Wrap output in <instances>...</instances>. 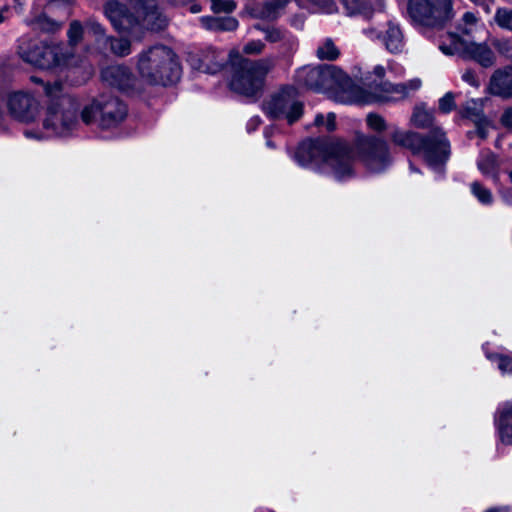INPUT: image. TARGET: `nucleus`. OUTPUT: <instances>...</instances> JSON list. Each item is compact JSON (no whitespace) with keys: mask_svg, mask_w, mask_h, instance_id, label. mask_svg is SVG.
Segmentation results:
<instances>
[{"mask_svg":"<svg viewBox=\"0 0 512 512\" xmlns=\"http://www.w3.org/2000/svg\"><path fill=\"white\" fill-rule=\"evenodd\" d=\"M231 66L230 88L243 95H254L262 87L266 74L274 66L272 58L252 61L244 58L240 52L233 49L229 53Z\"/></svg>","mask_w":512,"mask_h":512,"instance_id":"423d86ee","label":"nucleus"},{"mask_svg":"<svg viewBox=\"0 0 512 512\" xmlns=\"http://www.w3.org/2000/svg\"><path fill=\"white\" fill-rule=\"evenodd\" d=\"M101 77L107 85L129 95H136L144 90L140 77L137 78L125 65H110L102 70Z\"/></svg>","mask_w":512,"mask_h":512,"instance_id":"9b49d317","label":"nucleus"},{"mask_svg":"<svg viewBox=\"0 0 512 512\" xmlns=\"http://www.w3.org/2000/svg\"><path fill=\"white\" fill-rule=\"evenodd\" d=\"M356 154L372 172H382L391 163L387 142L364 135L357 137L355 149L340 139H309L298 146L294 158L302 167L347 181L355 176Z\"/></svg>","mask_w":512,"mask_h":512,"instance_id":"f03ea898","label":"nucleus"},{"mask_svg":"<svg viewBox=\"0 0 512 512\" xmlns=\"http://www.w3.org/2000/svg\"><path fill=\"white\" fill-rule=\"evenodd\" d=\"M83 35H85V28L78 21H73L68 30L70 44H77Z\"/></svg>","mask_w":512,"mask_h":512,"instance_id":"c9c22d12","label":"nucleus"},{"mask_svg":"<svg viewBox=\"0 0 512 512\" xmlns=\"http://www.w3.org/2000/svg\"><path fill=\"white\" fill-rule=\"evenodd\" d=\"M260 122H261V120L259 117H257V116L252 117L247 123L248 132H252V131L256 130L258 128Z\"/></svg>","mask_w":512,"mask_h":512,"instance_id":"49530a36","label":"nucleus"},{"mask_svg":"<svg viewBox=\"0 0 512 512\" xmlns=\"http://www.w3.org/2000/svg\"><path fill=\"white\" fill-rule=\"evenodd\" d=\"M494 425L500 441L512 445V399L498 405Z\"/></svg>","mask_w":512,"mask_h":512,"instance_id":"dca6fc26","label":"nucleus"},{"mask_svg":"<svg viewBox=\"0 0 512 512\" xmlns=\"http://www.w3.org/2000/svg\"><path fill=\"white\" fill-rule=\"evenodd\" d=\"M235 7L233 0H212V9L215 12H232Z\"/></svg>","mask_w":512,"mask_h":512,"instance_id":"ea45409f","label":"nucleus"},{"mask_svg":"<svg viewBox=\"0 0 512 512\" xmlns=\"http://www.w3.org/2000/svg\"><path fill=\"white\" fill-rule=\"evenodd\" d=\"M486 512H508L506 509L504 508H501V509H490V510H487Z\"/></svg>","mask_w":512,"mask_h":512,"instance_id":"5fc2aeb1","label":"nucleus"},{"mask_svg":"<svg viewBox=\"0 0 512 512\" xmlns=\"http://www.w3.org/2000/svg\"><path fill=\"white\" fill-rule=\"evenodd\" d=\"M477 167L483 175L493 179L497 178L498 162L492 152L482 151L477 160Z\"/></svg>","mask_w":512,"mask_h":512,"instance_id":"4be33fe9","label":"nucleus"},{"mask_svg":"<svg viewBox=\"0 0 512 512\" xmlns=\"http://www.w3.org/2000/svg\"><path fill=\"white\" fill-rule=\"evenodd\" d=\"M462 79L471 86H479L478 78L476 74L471 70L465 71L462 75Z\"/></svg>","mask_w":512,"mask_h":512,"instance_id":"37998d69","label":"nucleus"},{"mask_svg":"<svg viewBox=\"0 0 512 512\" xmlns=\"http://www.w3.org/2000/svg\"><path fill=\"white\" fill-rule=\"evenodd\" d=\"M254 28L263 32L265 35V39L270 43H279L282 41L287 30L277 28V27H264L260 24L254 25Z\"/></svg>","mask_w":512,"mask_h":512,"instance_id":"c85d7f7f","label":"nucleus"},{"mask_svg":"<svg viewBox=\"0 0 512 512\" xmlns=\"http://www.w3.org/2000/svg\"><path fill=\"white\" fill-rule=\"evenodd\" d=\"M31 81H32V82H34V83H36V84H43V85H44V87H45L46 85H51L50 83H46V84H44L43 80H42V79H40V78H39V77H37V76H32V77H31Z\"/></svg>","mask_w":512,"mask_h":512,"instance_id":"09e8293b","label":"nucleus"},{"mask_svg":"<svg viewBox=\"0 0 512 512\" xmlns=\"http://www.w3.org/2000/svg\"><path fill=\"white\" fill-rule=\"evenodd\" d=\"M335 119L334 113H328L326 117L318 114L315 117L314 124L318 127H324L327 131H333L336 127Z\"/></svg>","mask_w":512,"mask_h":512,"instance_id":"f704fd0d","label":"nucleus"},{"mask_svg":"<svg viewBox=\"0 0 512 512\" xmlns=\"http://www.w3.org/2000/svg\"><path fill=\"white\" fill-rule=\"evenodd\" d=\"M137 16L134 15V33L131 34L137 40H141L145 30L158 31L166 26V18L158 11L153 4H148L137 9Z\"/></svg>","mask_w":512,"mask_h":512,"instance_id":"4468645a","label":"nucleus"},{"mask_svg":"<svg viewBox=\"0 0 512 512\" xmlns=\"http://www.w3.org/2000/svg\"><path fill=\"white\" fill-rule=\"evenodd\" d=\"M136 70L142 84L168 86L181 77V66L173 50L165 45H153L136 57Z\"/></svg>","mask_w":512,"mask_h":512,"instance_id":"20e7f679","label":"nucleus"},{"mask_svg":"<svg viewBox=\"0 0 512 512\" xmlns=\"http://www.w3.org/2000/svg\"><path fill=\"white\" fill-rule=\"evenodd\" d=\"M455 107L454 95L451 92L446 93L439 99V110L443 113L451 112Z\"/></svg>","mask_w":512,"mask_h":512,"instance_id":"a19ab883","label":"nucleus"},{"mask_svg":"<svg viewBox=\"0 0 512 512\" xmlns=\"http://www.w3.org/2000/svg\"><path fill=\"white\" fill-rule=\"evenodd\" d=\"M509 178H510L511 183H512V171L509 173Z\"/></svg>","mask_w":512,"mask_h":512,"instance_id":"bf43d9fd","label":"nucleus"},{"mask_svg":"<svg viewBox=\"0 0 512 512\" xmlns=\"http://www.w3.org/2000/svg\"><path fill=\"white\" fill-rule=\"evenodd\" d=\"M411 121L418 128H427L433 123V114L422 107H417L413 112Z\"/></svg>","mask_w":512,"mask_h":512,"instance_id":"a878e982","label":"nucleus"},{"mask_svg":"<svg viewBox=\"0 0 512 512\" xmlns=\"http://www.w3.org/2000/svg\"><path fill=\"white\" fill-rule=\"evenodd\" d=\"M34 29H39L45 32H53L60 27V23L41 15L32 22Z\"/></svg>","mask_w":512,"mask_h":512,"instance_id":"c756f323","label":"nucleus"},{"mask_svg":"<svg viewBox=\"0 0 512 512\" xmlns=\"http://www.w3.org/2000/svg\"><path fill=\"white\" fill-rule=\"evenodd\" d=\"M495 21L500 27L512 31V10L498 9L495 14Z\"/></svg>","mask_w":512,"mask_h":512,"instance_id":"72a5a7b5","label":"nucleus"},{"mask_svg":"<svg viewBox=\"0 0 512 512\" xmlns=\"http://www.w3.org/2000/svg\"><path fill=\"white\" fill-rule=\"evenodd\" d=\"M486 357L495 363L502 374L512 373V353H491L485 352Z\"/></svg>","mask_w":512,"mask_h":512,"instance_id":"5701e85b","label":"nucleus"},{"mask_svg":"<svg viewBox=\"0 0 512 512\" xmlns=\"http://www.w3.org/2000/svg\"><path fill=\"white\" fill-rule=\"evenodd\" d=\"M391 53H399L404 48V36L399 25L388 22L381 41Z\"/></svg>","mask_w":512,"mask_h":512,"instance_id":"6ab92c4d","label":"nucleus"},{"mask_svg":"<svg viewBox=\"0 0 512 512\" xmlns=\"http://www.w3.org/2000/svg\"><path fill=\"white\" fill-rule=\"evenodd\" d=\"M439 49L445 55H467L483 67H490L495 62V55L486 44L475 43L458 33H447L442 36L439 41Z\"/></svg>","mask_w":512,"mask_h":512,"instance_id":"1a4fd4ad","label":"nucleus"},{"mask_svg":"<svg viewBox=\"0 0 512 512\" xmlns=\"http://www.w3.org/2000/svg\"><path fill=\"white\" fill-rule=\"evenodd\" d=\"M317 57L322 60H335L338 58L340 52L334 42L327 38L317 48Z\"/></svg>","mask_w":512,"mask_h":512,"instance_id":"393cba45","label":"nucleus"},{"mask_svg":"<svg viewBox=\"0 0 512 512\" xmlns=\"http://www.w3.org/2000/svg\"><path fill=\"white\" fill-rule=\"evenodd\" d=\"M265 44L261 40H251L243 46V52L248 55H258L264 51Z\"/></svg>","mask_w":512,"mask_h":512,"instance_id":"58836bf2","label":"nucleus"},{"mask_svg":"<svg viewBox=\"0 0 512 512\" xmlns=\"http://www.w3.org/2000/svg\"><path fill=\"white\" fill-rule=\"evenodd\" d=\"M478 132H479V135H480L482 138H485V137H486V130H485V128H484V127H479Z\"/></svg>","mask_w":512,"mask_h":512,"instance_id":"603ef678","label":"nucleus"},{"mask_svg":"<svg viewBox=\"0 0 512 512\" xmlns=\"http://www.w3.org/2000/svg\"><path fill=\"white\" fill-rule=\"evenodd\" d=\"M280 43V51L284 56L294 53L298 48L297 38L290 32H286Z\"/></svg>","mask_w":512,"mask_h":512,"instance_id":"7c9ffc66","label":"nucleus"},{"mask_svg":"<svg viewBox=\"0 0 512 512\" xmlns=\"http://www.w3.org/2000/svg\"><path fill=\"white\" fill-rule=\"evenodd\" d=\"M55 6H56V3H55V2H51V3H49V5H48V7H47V10H48L49 12H53V10H54Z\"/></svg>","mask_w":512,"mask_h":512,"instance_id":"864d4df0","label":"nucleus"},{"mask_svg":"<svg viewBox=\"0 0 512 512\" xmlns=\"http://www.w3.org/2000/svg\"><path fill=\"white\" fill-rule=\"evenodd\" d=\"M295 81L300 87L328 93L340 103L367 104L370 100L365 89L333 65L304 66L297 70Z\"/></svg>","mask_w":512,"mask_h":512,"instance_id":"7ed1b4c3","label":"nucleus"},{"mask_svg":"<svg viewBox=\"0 0 512 512\" xmlns=\"http://www.w3.org/2000/svg\"><path fill=\"white\" fill-rule=\"evenodd\" d=\"M190 11L194 14L196 13H199L201 11V7L197 4H193L191 7H190Z\"/></svg>","mask_w":512,"mask_h":512,"instance_id":"8fccbe9b","label":"nucleus"},{"mask_svg":"<svg viewBox=\"0 0 512 512\" xmlns=\"http://www.w3.org/2000/svg\"><path fill=\"white\" fill-rule=\"evenodd\" d=\"M265 137L267 138L266 145L270 148H274L273 143L269 140V131L268 130L265 131Z\"/></svg>","mask_w":512,"mask_h":512,"instance_id":"3c124183","label":"nucleus"},{"mask_svg":"<svg viewBox=\"0 0 512 512\" xmlns=\"http://www.w3.org/2000/svg\"><path fill=\"white\" fill-rule=\"evenodd\" d=\"M7 108L10 115L24 123L32 122L39 112V102L30 92L14 91L7 96Z\"/></svg>","mask_w":512,"mask_h":512,"instance_id":"f8f14e48","label":"nucleus"},{"mask_svg":"<svg viewBox=\"0 0 512 512\" xmlns=\"http://www.w3.org/2000/svg\"><path fill=\"white\" fill-rule=\"evenodd\" d=\"M190 62L194 69L209 74H215L222 69L225 56L222 52L214 48H207L202 51L200 55L191 57Z\"/></svg>","mask_w":512,"mask_h":512,"instance_id":"f3484780","label":"nucleus"},{"mask_svg":"<svg viewBox=\"0 0 512 512\" xmlns=\"http://www.w3.org/2000/svg\"><path fill=\"white\" fill-rule=\"evenodd\" d=\"M501 121L503 123V125H505L506 127H511L512 128V107L507 109L502 117H501Z\"/></svg>","mask_w":512,"mask_h":512,"instance_id":"a18cd8bd","label":"nucleus"},{"mask_svg":"<svg viewBox=\"0 0 512 512\" xmlns=\"http://www.w3.org/2000/svg\"><path fill=\"white\" fill-rule=\"evenodd\" d=\"M475 4H480L482 0H471Z\"/></svg>","mask_w":512,"mask_h":512,"instance_id":"6e6d98bb","label":"nucleus"},{"mask_svg":"<svg viewBox=\"0 0 512 512\" xmlns=\"http://www.w3.org/2000/svg\"><path fill=\"white\" fill-rule=\"evenodd\" d=\"M373 74L378 78L382 79L385 75V68L381 65H377L373 69Z\"/></svg>","mask_w":512,"mask_h":512,"instance_id":"de8ad7c7","label":"nucleus"},{"mask_svg":"<svg viewBox=\"0 0 512 512\" xmlns=\"http://www.w3.org/2000/svg\"><path fill=\"white\" fill-rule=\"evenodd\" d=\"M477 18L471 12H466L462 18V24L458 27V31L461 32L463 36L470 35L476 28Z\"/></svg>","mask_w":512,"mask_h":512,"instance_id":"2f4dec72","label":"nucleus"},{"mask_svg":"<svg viewBox=\"0 0 512 512\" xmlns=\"http://www.w3.org/2000/svg\"><path fill=\"white\" fill-rule=\"evenodd\" d=\"M215 31H233L238 26V21L233 17H217Z\"/></svg>","mask_w":512,"mask_h":512,"instance_id":"4c0bfd02","label":"nucleus"},{"mask_svg":"<svg viewBox=\"0 0 512 512\" xmlns=\"http://www.w3.org/2000/svg\"><path fill=\"white\" fill-rule=\"evenodd\" d=\"M391 140L395 145L409 149L413 154H421L432 170L439 174L443 173L444 165L450 156V143L441 129L431 130L424 138L416 132L395 128L391 133Z\"/></svg>","mask_w":512,"mask_h":512,"instance_id":"39448f33","label":"nucleus"},{"mask_svg":"<svg viewBox=\"0 0 512 512\" xmlns=\"http://www.w3.org/2000/svg\"><path fill=\"white\" fill-rule=\"evenodd\" d=\"M312 4L314 12L332 14L337 11V6L333 0H308Z\"/></svg>","mask_w":512,"mask_h":512,"instance_id":"473e14b6","label":"nucleus"},{"mask_svg":"<svg viewBox=\"0 0 512 512\" xmlns=\"http://www.w3.org/2000/svg\"><path fill=\"white\" fill-rule=\"evenodd\" d=\"M471 193L477 198L482 205H491L493 202V195L491 191L484 187L481 183L475 181L470 185Z\"/></svg>","mask_w":512,"mask_h":512,"instance_id":"bb28decb","label":"nucleus"},{"mask_svg":"<svg viewBox=\"0 0 512 512\" xmlns=\"http://www.w3.org/2000/svg\"><path fill=\"white\" fill-rule=\"evenodd\" d=\"M110 45L111 51L118 56H126L131 53V44L127 39H116L109 37L106 39V45Z\"/></svg>","mask_w":512,"mask_h":512,"instance_id":"cd10ccee","label":"nucleus"},{"mask_svg":"<svg viewBox=\"0 0 512 512\" xmlns=\"http://www.w3.org/2000/svg\"><path fill=\"white\" fill-rule=\"evenodd\" d=\"M303 108V103L298 99L296 89L293 87L281 89L263 103V110L267 116L284 119L290 125L302 117Z\"/></svg>","mask_w":512,"mask_h":512,"instance_id":"9d476101","label":"nucleus"},{"mask_svg":"<svg viewBox=\"0 0 512 512\" xmlns=\"http://www.w3.org/2000/svg\"><path fill=\"white\" fill-rule=\"evenodd\" d=\"M408 14L417 25L441 28L454 16L453 1L409 0Z\"/></svg>","mask_w":512,"mask_h":512,"instance_id":"6e6552de","label":"nucleus"},{"mask_svg":"<svg viewBox=\"0 0 512 512\" xmlns=\"http://www.w3.org/2000/svg\"><path fill=\"white\" fill-rule=\"evenodd\" d=\"M410 169H411L412 171L417 172V170L413 167V165H410Z\"/></svg>","mask_w":512,"mask_h":512,"instance_id":"13d9d810","label":"nucleus"},{"mask_svg":"<svg viewBox=\"0 0 512 512\" xmlns=\"http://www.w3.org/2000/svg\"><path fill=\"white\" fill-rule=\"evenodd\" d=\"M199 21L201 25L208 30H214L215 25L218 23L217 17L213 16H203Z\"/></svg>","mask_w":512,"mask_h":512,"instance_id":"c03bdc74","label":"nucleus"},{"mask_svg":"<svg viewBox=\"0 0 512 512\" xmlns=\"http://www.w3.org/2000/svg\"><path fill=\"white\" fill-rule=\"evenodd\" d=\"M4 21V17L2 15V13H0V23Z\"/></svg>","mask_w":512,"mask_h":512,"instance_id":"4d7b16f0","label":"nucleus"},{"mask_svg":"<svg viewBox=\"0 0 512 512\" xmlns=\"http://www.w3.org/2000/svg\"><path fill=\"white\" fill-rule=\"evenodd\" d=\"M104 12L114 28L125 31L130 35L134 33V14L116 0H110L105 4Z\"/></svg>","mask_w":512,"mask_h":512,"instance_id":"2eb2a0df","label":"nucleus"},{"mask_svg":"<svg viewBox=\"0 0 512 512\" xmlns=\"http://www.w3.org/2000/svg\"><path fill=\"white\" fill-rule=\"evenodd\" d=\"M288 2L289 0H265L261 7L254 10L253 14L263 20H275Z\"/></svg>","mask_w":512,"mask_h":512,"instance_id":"aec40b11","label":"nucleus"},{"mask_svg":"<svg viewBox=\"0 0 512 512\" xmlns=\"http://www.w3.org/2000/svg\"><path fill=\"white\" fill-rule=\"evenodd\" d=\"M45 94L50 100L42 116L43 135L27 130L25 135L29 138H69L80 132L82 125L111 131L118 128L128 114L126 104L112 94H99L80 103L65 94L58 81L46 85Z\"/></svg>","mask_w":512,"mask_h":512,"instance_id":"f257e3e1","label":"nucleus"},{"mask_svg":"<svg viewBox=\"0 0 512 512\" xmlns=\"http://www.w3.org/2000/svg\"><path fill=\"white\" fill-rule=\"evenodd\" d=\"M489 92L501 98L512 97V68L496 70L489 82Z\"/></svg>","mask_w":512,"mask_h":512,"instance_id":"a211bd4d","label":"nucleus"},{"mask_svg":"<svg viewBox=\"0 0 512 512\" xmlns=\"http://www.w3.org/2000/svg\"><path fill=\"white\" fill-rule=\"evenodd\" d=\"M421 80L419 78L411 79L405 83L392 84L389 82L381 83L373 90L367 91V97L370 99L368 103L372 102H389L400 100L412 92L417 91L421 87Z\"/></svg>","mask_w":512,"mask_h":512,"instance_id":"ddd939ff","label":"nucleus"},{"mask_svg":"<svg viewBox=\"0 0 512 512\" xmlns=\"http://www.w3.org/2000/svg\"><path fill=\"white\" fill-rule=\"evenodd\" d=\"M367 125L374 131L381 132L387 129V124L385 119L375 113H370L366 118Z\"/></svg>","mask_w":512,"mask_h":512,"instance_id":"e433bc0d","label":"nucleus"},{"mask_svg":"<svg viewBox=\"0 0 512 512\" xmlns=\"http://www.w3.org/2000/svg\"><path fill=\"white\" fill-rule=\"evenodd\" d=\"M484 9H485V11H486L487 13H489V8H488V6L484 7Z\"/></svg>","mask_w":512,"mask_h":512,"instance_id":"052dcab7","label":"nucleus"},{"mask_svg":"<svg viewBox=\"0 0 512 512\" xmlns=\"http://www.w3.org/2000/svg\"><path fill=\"white\" fill-rule=\"evenodd\" d=\"M85 36L93 38L99 45L106 46V39L103 27L95 20H89L85 26Z\"/></svg>","mask_w":512,"mask_h":512,"instance_id":"b1692460","label":"nucleus"},{"mask_svg":"<svg viewBox=\"0 0 512 512\" xmlns=\"http://www.w3.org/2000/svg\"><path fill=\"white\" fill-rule=\"evenodd\" d=\"M345 12L348 16H361L370 19L373 15V8L366 0H342Z\"/></svg>","mask_w":512,"mask_h":512,"instance_id":"412c9836","label":"nucleus"},{"mask_svg":"<svg viewBox=\"0 0 512 512\" xmlns=\"http://www.w3.org/2000/svg\"><path fill=\"white\" fill-rule=\"evenodd\" d=\"M362 33L367 37L369 38L370 40L372 41H376V40H379V41H382V36H383V33L381 31H378L376 28L374 27H368V28H365L362 30Z\"/></svg>","mask_w":512,"mask_h":512,"instance_id":"79ce46f5","label":"nucleus"},{"mask_svg":"<svg viewBox=\"0 0 512 512\" xmlns=\"http://www.w3.org/2000/svg\"><path fill=\"white\" fill-rule=\"evenodd\" d=\"M59 44H47L44 41L28 37L19 39L18 54L23 61L41 69H49L61 64H68Z\"/></svg>","mask_w":512,"mask_h":512,"instance_id":"0eeeda50","label":"nucleus"}]
</instances>
